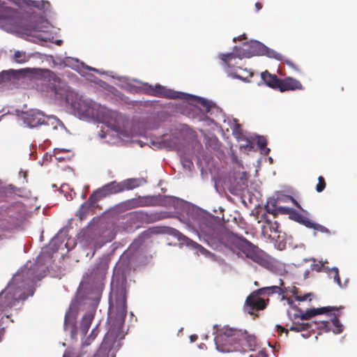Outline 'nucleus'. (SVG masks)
Wrapping results in <instances>:
<instances>
[{
    "label": "nucleus",
    "instance_id": "obj_24",
    "mask_svg": "<svg viewBox=\"0 0 357 357\" xmlns=\"http://www.w3.org/2000/svg\"><path fill=\"white\" fill-rule=\"evenodd\" d=\"M128 205L131 208L144 207L151 206L150 198L148 197H141L137 199H132L128 200Z\"/></svg>",
    "mask_w": 357,
    "mask_h": 357
},
{
    "label": "nucleus",
    "instance_id": "obj_52",
    "mask_svg": "<svg viewBox=\"0 0 357 357\" xmlns=\"http://www.w3.org/2000/svg\"><path fill=\"white\" fill-rule=\"evenodd\" d=\"M245 35H243V36H240V37L238 38V40H241L245 39Z\"/></svg>",
    "mask_w": 357,
    "mask_h": 357
},
{
    "label": "nucleus",
    "instance_id": "obj_40",
    "mask_svg": "<svg viewBox=\"0 0 357 357\" xmlns=\"http://www.w3.org/2000/svg\"><path fill=\"white\" fill-rule=\"evenodd\" d=\"M71 314L70 312H67L65 316V320H64V328L65 330H68V328L70 326V318Z\"/></svg>",
    "mask_w": 357,
    "mask_h": 357
},
{
    "label": "nucleus",
    "instance_id": "obj_18",
    "mask_svg": "<svg viewBox=\"0 0 357 357\" xmlns=\"http://www.w3.org/2000/svg\"><path fill=\"white\" fill-rule=\"evenodd\" d=\"M110 115L112 118L114 119V122H112V120L108 121V126H109L114 131H115L118 134L121 135L123 133V116L115 112H111Z\"/></svg>",
    "mask_w": 357,
    "mask_h": 357
},
{
    "label": "nucleus",
    "instance_id": "obj_44",
    "mask_svg": "<svg viewBox=\"0 0 357 357\" xmlns=\"http://www.w3.org/2000/svg\"><path fill=\"white\" fill-rule=\"evenodd\" d=\"M70 328H71V329H70L71 337L73 338H76L75 336L77 334V330H76V327H75V325L74 324V323L71 324Z\"/></svg>",
    "mask_w": 357,
    "mask_h": 357
},
{
    "label": "nucleus",
    "instance_id": "obj_21",
    "mask_svg": "<svg viewBox=\"0 0 357 357\" xmlns=\"http://www.w3.org/2000/svg\"><path fill=\"white\" fill-rule=\"evenodd\" d=\"M29 68H26L25 70H4L0 73V84H3L6 82H9L11 80L12 78H16L17 75L20 73H22L24 70H29Z\"/></svg>",
    "mask_w": 357,
    "mask_h": 357
},
{
    "label": "nucleus",
    "instance_id": "obj_53",
    "mask_svg": "<svg viewBox=\"0 0 357 357\" xmlns=\"http://www.w3.org/2000/svg\"><path fill=\"white\" fill-rule=\"evenodd\" d=\"M90 70H93V71H96V69L93 68H90Z\"/></svg>",
    "mask_w": 357,
    "mask_h": 357
},
{
    "label": "nucleus",
    "instance_id": "obj_2",
    "mask_svg": "<svg viewBox=\"0 0 357 357\" xmlns=\"http://www.w3.org/2000/svg\"><path fill=\"white\" fill-rule=\"evenodd\" d=\"M218 241L234 253L243 254L260 265L264 266L266 263L259 248L242 236L225 230L218 234Z\"/></svg>",
    "mask_w": 357,
    "mask_h": 357
},
{
    "label": "nucleus",
    "instance_id": "obj_39",
    "mask_svg": "<svg viewBox=\"0 0 357 357\" xmlns=\"http://www.w3.org/2000/svg\"><path fill=\"white\" fill-rule=\"evenodd\" d=\"M291 216L293 220H294L298 223H301L304 215L294 212L293 213H291Z\"/></svg>",
    "mask_w": 357,
    "mask_h": 357
},
{
    "label": "nucleus",
    "instance_id": "obj_4",
    "mask_svg": "<svg viewBox=\"0 0 357 357\" xmlns=\"http://www.w3.org/2000/svg\"><path fill=\"white\" fill-rule=\"evenodd\" d=\"M162 219L158 213H146L142 211H132L127 213L125 221L121 222V228L126 232H132L139 228L142 224H151Z\"/></svg>",
    "mask_w": 357,
    "mask_h": 357
},
{
    "label": "nucleus",
    "instance_id": "obj_5",
    "mask_svg": "<svg viewBox=\"0 0 357 357\" xmlns=\"http://www.w3.org/2000/svg\"><path fill=\"white\" fill-rule=\"evenodd\" d=\"M36 77L47 84L56 94L64 96L68 90L66 82L56 73L47 69H33Z\"/></svg>",
    "mask_w": 357,
    "mask_h": 357
},
{
    "label": "nucleus",
    "instance_id": "obj_31",
    "mask_svg": "<svg viewBox=\"0 0 357 357\" xmlns=\"http://www.w3.org/2000/svg\"><path fill=\"white\" fill-rule=\"evenodd\" d=\"M278 201H282V202H287L288 201H290L297 208H301V205L298 203V202L291 196L290 195H282L281 197H278L277 200Z\"/></svg>",
    "mask_w": 357,
    "mask_h": 357
},
{
    "label": "nucleus",
    "instance_id": "obj_25",
    "mask_svg": "<svg viewBox=\"0 0 357 357\" xmlns=\"http://www.w3.org/2000/svg\"><path fill=\"white\" fill-rule=\"evenodd\" d=\"M169 234L173 235L174 236L176 237L179 241H183L188 243V241H191L192 245L195 248L204 249V248L201 245L198 244L196 242L192 241L188 237L184 236L181 232H180L179 231H178L176 229L171 228Z\"/></svg>",
    "mask_w": 357,
    "mask_h": 357
},
{
    "label": "nucleus",
    "instance_id": "obj_3",
    "mask_svg": "<svg viewBox=\"0 0 357 357\" xmlns=\"http://www.w3.org/2000/svg\"><path fill=\"white\" fill-rule=\"evenodd\" d=\"M114 301L112 298L109 300V319L112 323V327L107 335L114 334L119 332L123 327L125 319L127 315L126 306V291L125 288L121 287L114 291Z\"/></svg>",
    "mask_w": 357,
    "mask_h": 357
},
{
    "label": "nucleus",
    "instance_id": "obj_22",
    "mask_svg": "<svg viewBox=\"0 0 357 357\" xmlns=\"http://www.w3.org/2000/svg\"><path fill=\"white\" fill-rule=\"evenodd\" d=\"M314 322H307V323H300L297 321H294L292 325L289 328V331H294V332H303V331H314L312 328V325L315 324Z\"/></svg>",
    "mask_w": 357,
    "mask_h": 357
},
{
    "label": "nucleus",
    "instance_id": "obj_43",
    "mask_svg": "<svg viewBox=\"0 0 357 357\" xmlns=\"http://www.w3.org/2000/svg\"><path fill=\"white\" fill-rule=\"evenodd\" d=\"M27 28L26 29L29 31H37L39 30V28L36 24H29L27 25Z\"/></svg>",
    "mask_w": 357,
    "mask_h": 357
},
{
    "label": "nucleus",
    "instance_id": "obj_50",
    "mask_svg": "<svg viewBox=\"0 0 357 357\" xmlns=\"http://www.w3.org/2000/svg\"><path fill=\"white\" fill-rule=\"evenodd\" d=\"M13 207L14 208H20V209H22L23 208V206L20 204V203H17L15 205H14Z\"/></svg>",
    "mask_w": 357,
    "mask_h": 357
},
{
    "label": "nucleus",
    "instance_id": "obj_49",
    "mask_svg": "<svg viewBox=\"0 0 357 357\" xmlns=\"http://www.w3.org/2000/svg\"><path fill=\"white\" fill-rule=\"evenodd\" d=\"M197 338H198V337H197V335H190V341H191L192 342H195V341L197 340Z\"/></svg>",
    "mask_w": 357,
    "mask_h": 357
},
{
    "label": "nucleus",
    "instance_id": "obj_10",
    "mask_svg": "<svg viewBox=\"0 0 357 357\" xmlns=\"http://www.w3.org/2000/svg\"><path fill=\"white\" fill-rule=\"evenodd\" d=\"M262 296L257 292V290L250 294L245 300V307L250 314H253V311L263 310L266 308L269 299L265 301Z\"/></svg>",
    "mask_w": 357,
    "mask_h": 357
},
{
    "label": "nucleus",
    "instance_id": "obj_19",
    "mask_svg": "<svg viewBox=\"0 0 357 357\" xmlns=\"http://www.w3.org/2000/svg\"><path fill=\"white\" fill-rule=\"evenodd\" d=\"M261 77L266 84L274 89H278L280 78L275 75H272L268 71L261 73Z\"/></svg>",
    "mask_w": 357,
    "mask_h": 357
},
{
    "label": "nucleus",
    "instance_id": "obj_46",
    "mask_svg": "<svg viewBox=\"0 0 357 357\" xmlns=\"http://www.w3.org/2000/svg\"><path fill=\"white\" fill-rule=\"evenodd\" d=\"M302 333H301V335L304 338H308L311 335L310 331H303Z\"/></svg>",
    "mask_w": 357,
    "mask_h": 357
},
{
    "label": "nucleus",
    "instance_id": "obj_11",
    "mask_svg": "<svg viewBox=\"0 0 357 357\" xmlns=\"http://www.w3.org/2000/svg\"><path fill=\"white\" fill-rule=\"evenodd\" d=\"M284 283L282 280H280L279 284L260 288L257 289V292L264 297H268L273 294H278L282 296L281 300H284L286 298V296L284 294L287 292L288 289L284 286Z\"/></svg>",
    "mask_w": 357,
    "mask_h": 357
},
{
    "label": "nucleus",
    "instance_id": "obj_34",
    "mask_svg": "<svg viewBox=\"0 0 357 357\" xmlns=\"http://www.w3.org/2000/svg\"><path fill=\"white\" fill-rule=\"evenodd\" d=\"M330 275L333 278L334 281L341 287V280L339 275L338 268L336 267L333 268L331 270Z\"/></svg>",
    "mask_w": 357,
    "mask_h": 357
},
{
    "label": "nucleus",
    "instance_id": "obj_47",
    "mask_svg": "<svg viewBox=\"0 0 357 357\" xmlns=\"http://www.w3.org/2000/svg\"><path fill=\"white\" fill-rule=\"evenodd\" d=\"M298 289L296 287H292V289L291 291V292L292 293L293 295H294L295 296H298L297 294H298Z\"/></svg>",
    "mask_w": 357,
    "mask_h": 357
},
{
    "label": "nucleus",
    "instance_id": "obj_27",
    "mask_svg": "<svg viewBox=\"0 0 357 357\" xmlns=\"http://www.w3.org/2000/svg\"><path fill=\"white\" fill-rule=\"evenodd\" d=\"M30 5L45 13L50 10L51 7L50 3L47 1H32Z\"/></svg>",
    "mask_w": 357,
    "mask_h": 357
},
{
    "label": "nucleus",
    "instance_id": "obj_13",
    "mask_svg": "<svg viewBox=\"0 0 357 357\" xmlns=\"http://www.w3.org/2000/svg\"><path fill=\"white\" fill-rule=\"evenodd\" d=\"M99 201L100 199L93 191L89 196L88 200L81 205L78 211L79 219H84L86 215L95 208L96 205Z\"/></svg>",
    "mask_w": 357,
    "mask_h": 357
},
{
    "label": "nucleus",
    "instance_id": "obj_15",
    "mask_svg": "<svg viewBox=\"0 0 357 357\" xmlns=\"http://www.w3.org/2000/svg\"><path fill=\"white\" fill-rule=\"evenodd\" d=\"M333 310L337 311L338 309L335 307H323L319 308H312L305 310L304 312H301L300 314H295L294 318H300L301 320H308L310 318L317 315L326 313Z\"/></svg>",
    "mask_w": 357,
    "mask_h": 357
},
{
    "label": "nucleus",
    "instance_id": "obj_41",
    "mask_svg": "<svg viewBox=\"0 0 357 357\" xmlns=\"http://www.w3.org/2000/svg\"><path fill=\"white\" fill-rule=\"evenodd\" d=\"M311 296V294H307L304 296H296L295 299L298 301H306L310 296Z\"/></svg>",
    "mask_w": 357,
    "mask_h": 357
},
{
    "label": "nucleus",
    "instance_id": "obj_48",
    "mask_svg": "<svg viewBox=\"0 0 357 357\" xmlns=\"http://www.w3.org/2000/svg\"><path fill=\"white\" fill-rule=\"evenodd\" d=\"M255 8H256V10H257V11H259V10H261V8H262V4H261V3H259V2H257V3H255Z\"/></svg>",
    "mask_w": 357,
    "mask_h": 357
},
{
    "label": "nucleus",
    "instance_id": "obj_28",
    "mask_svg": "<svg viewBox=\"0 0 357 357\" xmlns=\"http://www.w3.org/2000/svg\"><path fill=\"white\" fill-rule=\"evenodd\" d=\"M29 56L24 52L16 51L14 54V60L18 63H24L28 61Z\"/></svg>",
    "mask_w": 357,
    "mask_h": 357
},
{
    "label": "nucleus",
    "instance_id": "obj_37",
    "mask_svg": "<svg viewBox=\"0 0 357 357\" xmlns=\"http://www.w3.org/2000/svg\"><path fill=\"white\" fill-rule=\"evenodd\" d=\"M0 9H1L2 11L5 12L6 14V16H3V17L4 18H6L7 17H13L14 13H15V10L12 9L11 8L6 7L3 6H1L0 7Z\"/></svg>",
    "mask_w": 357,
    "mask_h": 357
},
{
    "label": "nucleus",
    "instance_id": "obj_8",
    "mask_svg": "<svg viewBox=\"0 0 357 357\" xmlns=\"http://www.w3.org/2000/svg\"><path fill=\"white\" fill-rule=\"evenodd\" d=\"M255 55H266L271 58L278 59L277 56L278 54L271 50L258 41H251L250 43H245L243 47V53L240 56L250 58Z\"/></svg>",
    "mask_w": 357,
    "mask_h": 357
},
{
    "label": "nucleus",
    "instance_id": "obj_1",
    "mask_svg": "<svg viewBox=\"0 0 357 357\" xmlns=\"http://www.w3.org/2000/svg\"><path fill=\"white\" fill-rule=\"evenodd\" d=\"M215 344L218 351L223 353L245 351L248 344L250 349L255 346V337L245 331L229 327L213 326Z\"/></svg>",
    "mask_w": 357,
    "mask_h": 357
},
{
    "label": "nucleus",
    "instance_id": "obj_36",
    "mask_svg": "<svg viewBox=\"0 0 357 357\" xmlns=\"http://www.w3.org/2000/svg\"><path fill=\"white\" fill-rule=\"evenodd\" d=\"M318 324V329L324 330L326 332L331 331L330 322L328 321H319Z\"/></svg>",
    "mask_w": 357,
    "mask_h": 357
},
{
    "label": "nucleus",
    "instance_id": "obj_7",
    "mask_svg": "<svg viewBox=\"0 0 357 357\" xmlns=\"http://www.w3.org/2000/svg\"><path fill=\"white\" fill-rule=\"evenodd\" d=\"M219 58L227 66V72L230 77L243 80V82H248V78L252 77L253 73L246 68L230 66V61L236 58L233 53L220 54Z\"/></svg>",
    "mask_w": 357,
    "mask_h": 357
},
{
    "label": "nucleus",
    "instance_id": "obj_45",
    "mask_svg": "<svg viewBox=\"0 0 357 357\" xmlns=\"http://www.w3.org/2000/svg\"><path fill=\"white\" fill-rule=\"evenodd\" d=\"M199 102L202 104L203 107L208 109V104L206 100L199 98Z\"/></svg>",
    "mask_w": 357,
    "mask_h": 357
},
{
    "label": "nucleus",
    "instance_id": "obj_14",
    "mask_svg": "<svg viewBox=\"0 0 357 357\" xmlns=\"http://www.w3.org/2000/svg\"><path fill=\"white\" fill-rule=\"evenodd\" d=\"M303 89V86L302 84L298 80L291 77L280 79L278 90L281 92Z\"/></svg>",
    "mask_w": 357,
    "mask_h": 357
},
{
    "label": "nucleus",
    "instance_id": "obj_29",
    "mask_svg": "<svg viewBox=\"0 0 357 357\" xmlns=\"http://www.w3.org/2000/svg\"><path fill=\"white\" fill-rule=\"evenodd\" d=\"M338 314L335 315L333 318H331V323L334 326L335 328L333 330V333L335 334H340L343 331V326L340 323V319L337 317Z\"/></svg>",
    "mask_w": 357,
    "mask_h": 357
},
{
    "label": "nucleus",
    "instance_id": "obj_16",
    "mask_svg": "<svg viewBox=\"0 0 357 357\" xmlns=\"http://www.w3.org/2000/svg\"><path fill=\"white\" fill-rule=\"evenodd\" d=\"M276 200L269 201L265 208L268 213L275 215L278 213L291 214V209L286 206H278Z\"/></svg>",
    "mask_w": 357,
    "mask_h": 357
},
{
    "label": "nucleus",
    "instance_id": "obj_33",
    "mask_svg": "<svg viewBox=\"0 0 357 357\" xmlns=\"http://www.w3.org/2000/svg\"><path fill=\"white\" fill-rule=\"evenodd\" d=\"M98 331L97 328H93L91 333V334L87 337V338L85 340V341L82 343V346H88L89 345L92 341L95 340L96 336L98 335Z\"/></svg>",
    "mask_w": 357,
    "mask_h": 357
},
{
    "label": "nucleus",
    "instance_id": "obj_54",
    "mask_svg": "<svg viewBox=\"0 0 357 357\" xmlns=\"http://www.w3.org/2000/svg\"><path fill=\"white\" fill-rule=\"evenodd\" d=\"M93 357H98V356H94Z\"/></svg>",
    "mask_w": 357,
    "mask_h": 357
},
{
    "label": "nucleus",
    "instance_id": "obj_12",
    "mask_svg": "<svg viewBox=\"0 0 357 357\" xmlns=\"http://www.w3.org/2000/svg\"><path fill=\"white\" fill-rule=\"evenodd\" d=\"M98 198L102 199L111 195L118 194L123 192L121 182L111 181L102 187L94 191Z\"/></svg>",
    "mask_w": 357,
    "mask_h": 357
},
{
    "label": "nucleus",
    "instance_id": "obj_42",
    "mask_svg": "<svg viewBox=\"0 0 357 357\" xmlns=\"http://www.w3.org/2000/svg\"><path fill=\"white\" fill-rule=\"evenodd\" d=\"M276 328H277V331H278V332L280 334H281L282 333H284H284H286V335H288V333H289V330H288V329H287V328H285L284 327H282V326H280V325H277V326H276Z\"/></svg>",
    "mask_w": 357,
    "mask_h": 357
},
{
    "label": "nucleus",
    "instance_id": "obj_30",
    "mask_svg": "<svg viewBox=\"0 0 357 357\" xmlns=\"http://www.w3.org/2000/svg\"><path fill=\"white\" fill-rule=\"evenodd\" d=\"M105 268H100L99 267H96L90 273L89 277L93 279L100 278L105 275Z\"/></svg>",
    "mask_w": 357,
    "mask_h": 357
},
{
    "label": "nucleus",
    "instance_id": "obj_51",
    "mask_svg": "<svg viewBox=\"0 0 357 357\" xmlns=\"http://www.w3.org/2000/svg\"><path fill=\"white\" fill-rule=\"evenodd\" d=\"M3 337V332L0 331V342L2 341Z\"/></svg>",
    "mask_w": 357,
    "mask_h": 357
},
{
    "label": "nucleus",
    "instance_id": "obj_6",
    "mask_svg": "<svg viewBox=\"0 0 357 357\" xmlns=\"http://www.w3.org/2000/svg\"><path fill=\"white\" fill-rule=\"evenodd\" d=\"M22 118L29 127L35 128L39 126H51L52 129H56L58 119L53 116H46L37 109H31L22 113Z\"/></svg>",
    "mask_w": 357,
    "mask_h": 357
},
{
    "label": "nucleus",
    "instance_id": "obj_35",
    "mask_svg": "<svg viewBox=\"0 0 357 357\" xmlns=\"http://www.w3.org/2000/svg\"><path fill=\"white\" fill-rule=\"evenodd\" d=\"M326 181L323 176L318 177V183L316 185V190L318 192H321L326 188Z\"/></svg>",
    "mask_w": 357,
    "mask_h": 357
},
{
    "label": "nucleus",
    "instance_id": "obj_32",
    "mask_svg": "<svg viewBox=\"0 0 357 357\" xmlns=\"http://www.w3.org/2000/svg\"><path fill=\"white\" fill-rule=\"evenodd\" d=\"M82 355L83 354L82 353L76 349L68 348L65 351L63 357H82Z\"/></svg>",
    "mask_w": 357,
    "mask_h": 357
},
{
    "label": "nucleus",
    "instance_id": "obj_23",
    "mask_svg": "<svg viewBox=\"0 0 357 357\" xmlns=\"http://www.w3.org/2000/svg\"><path fill=\"white\" fill-rule=\"evenodd\" d=\"M301 224L303 225L307 228L313 229L322 233L329 232V230L326 227L319 224L313 222L311 220H310L308 218L305 216H303Z\"/></svg>",
    "mask_w": 357,
    "mask_h": 357
},
{
    "label": "nucleus",
    "instance_id": "obj_20",
    "mask_svg": "<svg viewBox=\"0 0 357 357\" xmlns=\"http://www.w3.org/2000/svg\"><path fill=\"white\" fill-rule=\"evenodd\" d=\"M94 314L93 311H89L87 312L82 317L79 326V331L82 335H85L88 332L94 318Z\"/></svg>",
    "mask_w": 357,
    "mask_h": 357
},
{
    "label": "nucleus",
    "instance_id": "obj_26",
    "mask_svg": "<svg viewBox=\"0 0 357 357\" xmlns=\"http://www.w3.org/2000/svg\"><path fill=\"white\" fill-rule=\"evenodd\" d=\"M123 192L124 190H131L140 185V181L138 178H128L121 181Z\"/></svg>",
    "mask_w": 357,
    "mask_h": 357
},
{
    "label": "nucleus",
    "instance_id": "obj_17",
    "mask_svg": "<svg viewBox=\"0 0 357 357\" xmlns=\"http://www.w3.org/2000/svg\"><path fill=\"white\" fill-rule=\"evenodd\" d=\"M36 264H34L33 267L29 268H24L20 273H19L15 280H17V278H25L26 282L28 284H33L38 278L35 274V269Z\"/></svg>",
    "mask_w": 357,
    "mask_h": 357
},
{
    "label": "nucleus",
    "instance_id": "obj_38",
    "mask_svg": "<svg viewBox=\"0 0 357 357\" xmlns=\"http://www.w3.org/2000/svg\"><path fill=\"white\" fill-rule=\"evenodd\" d=\"M257 146L261 150L266 147L267 142L264 137H259L257 142Z\"/></svg>",
    "mask_w": 357,
    "mask_h": 357
},
{
    "label": "nucleus",
    "instance_id": "obj_9",
    "mask_svg": "<svg viewBox=\"0 0 357 357\" xmlns=\"http://www.w3.org/2000/svg\"><path fill=\"white\" fill-rule=\"evenodd\" d=\"M145 91L146 93L151 96L169 99H189L190 98H194V96L191 95L183 92L175 91L172 89H167L160 84H157L154 86L151 85L145 86Z\"/></svg>",
    "mask_w": 357,
    "mask_h": 357
}]
</instances>
